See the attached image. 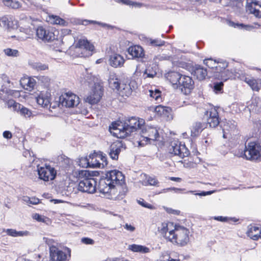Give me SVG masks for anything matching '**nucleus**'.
Returning <instances> with one entry per match:
<instances>
[{
  "instance_id": "1",
  "label": "nucleus",
  "mask_w": 261,
  "mask_h": 261,
  "mask_svg": "<svg viewBox=\"0 0 261 261\" xmlns=\"http://www.w3.org/2000/svg\"><path fill=\"white\" fill-rule=\"evenodd\" d=\"M115 137L124 138L134 132L141 129L145 124L144 119L136 117L126 118L121 114L115 116Z\"/></svg>"
},
{
  "instance_id": "2",
  "label": "nucleus",
  "mask_w": 261,
  "mask_h": 261,
  "mask_svg": "<svg viewBox=\"0 0 261 261\" xmlns=\"http://www.w3.org/2000/svg\"><path fill=\"white\" fill-rule=\"evenodd\" d=\"M240 156L250 161H261V142L255 141L246 143Z\"/></svg>"
},
{
  "instance_id": "3",
  "label": "nucleus",
  "mask_w": 261,
  "mask_h": 261,
  "mask_svg": "<svg viewBox=\"0 0 261 261\" xmlns=\"http://www.w3.org/2000/svg\"><path fill=\"white\" fill-rule=\"evenodd\" d=\"M114 176V170L107 172L105 176L99 180L98 186L99 192L104 194L105 197L110 199L112 198L111 190L114 189V179H113Z\"/></svg>"
},
{
  "instance_id": "4",
  "label": "nucleus",
  "mask_w": 261,
  "mask_h": 261,
  "mask_svg": "<svg viewBox=\"0 0 261 261\" xmlns=\"http://www.w3.org/2000/svg\"><path fill=\"white\" fill-rule=\"evenodd\" d=\"M189 230L184 226L175 225L174 229L170 230L172 235L169 241L180 246H185L189 241Z\"/></svg>"
},
{
  "instance_id": "5",
  "label": "nucleus",
  "mask_w": 261,
  "mask_h": 261,
  "mask_svg": "<svg viewBox=\"0 0 261 261\" xmlns=\"http://www.w3.org/2000/svg\"><path fill=\"white\" fill-rule=\"evenodd\" d=\"M115 89L117 90V94L115 96L121 102H123L125 99V97H128L132 93V90L128 81L126 82L118 81L115 79Z\"/></svg>"
},
{
  "instance_id": "6",
  "label": "nucleus",
  "mask_w": 261,
  "mask_h": 261,
  "mask_svg": "<svg viewBox=\"0 0 261 261\" xmlns=\"http://www.w3.org/2000/svg\"><path fill=\"white\" fill-rule=\"evenodd\" d=\"M139 131L141 138H142V139L139 142V145L140 146L144 145V144L142 143L143 141H145L146 142L150 140L155 141L159 137V132L155 127L143 125Z\"/></svg>"
},
{
  "instance_id": "7",
  "label": "nucleus",
  "mask_w": 261,
  "mask_h": 261,
  "mask_svg": "<svg viewBox=\"0 0 261 261\" xmlns=\"http://www.w3.org/2000/svg\"><path fill=\"white\" fill-rule=\"evenodd\" d=\"M178 89L185 95L190 94L194 88V82L189 76L182 74L177 84Z\"/></svg>"
},
{
  "instance_id": "8",
  "label": "nucleus",
  "mask_w": 261,
  "mask_h": 261,
  "mask_svg": "<svg viewBox=\"0 0 261 261\" xmlns=\"http://www.w3.org/2000/svg\"><path fill=\"white\" fill-rule=\"evenodd\" d=\"M115 190L119 191L118 198H122L127 192L124 175L122 172L115 169Z\"/></svg>"
},
{
  "instance_id": "9",
  "label": "nucleus",
  "mask_w": 261,
  "mask_h": 261,
  "mask_svg": "<svg viewBox=\"0 0 261 261\" xmlns=\"http://www.w3.org/2000/svg\"><path fill=\"white\" fill-rule=\"evenodd\" d=\"M97 181L94 178H85L79 181L77 189L82 192L94 193L96 191Z\"/></svg>"
},
{
  "instance_id": "10",
  "label": "nucleus",
  "mask_w": 261,
  "mask_h": 261,
  "mask_svg": "<svg viewBox=\"0 0 261 261\" xmlns=\"http://www.w3.org/2000/svg\"><path fill=\"white\" fill-rule=\"evenodd\" d=\"M169 150L170 153L174 155H178L181 158L188 156L190 154V151L185 144H182L178 141H174L171 143Z\"/></svg>"
},
{
  "instance_id": "11",
  "label": "nucleus",
  "mask_w": 261,
  "mask_h": 261,
  "mask_svg": "<svg viewBox=\"0 0 261 261\" xmlns=\"http://www.w3.org/2000/svg\"><path fill=\"white\" fill-rule=\"evenodd\" d=\"M39 178L45 181L52 180L55 178L57 175L56 170L50 165H45V167H37Z\"/></svg>"
},
{
  "instance_id": "12",
  "label": "nucleus",
  "mask_w": 261,
  "mask_h": 261,
  "mask_svg": "<svg viewBox=\"0 0 261 261\" xmlns=\"http://www.w3.org/2000/svg\"><path fill=\"white\" fill-rule=\"evenodd\" d=\"M102 87L99 84H95L91 91L85 98V101L91 105L98 103L102 96Z\"/></svg>"
},
{
  "instance_id": "13",
  "label": "nucleus",
  "mask_w": 261,
  "mask_h": 261,
  "mask_svg": "<svg viewBox=\"0 0 261 261\" xmlns=\"http://www.w3.org/2000/svg\"><path fill=\"white\" fill-rule=\"evenodd\" d=\"M59 102L66 108L74 107L79 105V97L73 93L68 92L60 96Z\"/></svg>"
},
{
  "instance_id": "14",
  "label": "nucleus",
  "mask_w": 261,
  "mask_h": 261,
  "mask_svg": "<svg viewBox=\"0 0 261 261\" xmlns=\"http://www.w3.org/2000/svg\"><path fill=\"white\" fill-rule=\"evenodd\" d=\"M77 46V52L80 57L86 58L91 56L94 49V46L85 40H80Z\"/></svg>"
},
{
  "instance_id": "15",
  "label": "nucleus",
  "mask_w": 261,
  "mask_h": 261,
  "mask_svg": "<svg viewBox=\"0 0 261 261\" xmlns=\"http://www.w3.org/2000/svg\"><path fill=\"white\" fill-rule=\"evenodd\" d=\"M36 36L44 42H51L56 39L54 33L48 28L39 27L36 29Z\"/></svg>"
},
{
  "instance_id": "16",
  "label": "nucleus",
  "mask_w": 261,
  "mask_h": 261,
  "mask_svg": "<svg viewBox=\"0 0 261 261\" xmlns=\"http://www.w3.org/2000/svg\"><path fill=\"white\" fill-rule=\"evenodd\" d=\"M49 252L51 261H65L67 257L65 252L54 246L50 247Z\"/></svg>"
},
{
  "instance_id": "17",
  "label": "nucleus",
  "mask_w": 261,
  "mask_h": 261,
  "mask_svg": "<svg viewBox=\"0 0 261 261\" xmlns=\"http://www.w3.org/2000/svg\"><path fill=\"white\" fill-rule=\"evenodd\" d=\"M246 10L249 13L254 14L256 17H261V5H259L258 2H252L250 3L247 2Z\"/></svg>"
},
{
  "instance_id": "18",
  "label": "nucleus",
  "mask_w": 261,
  "mask_h": 261,
  "mask_svg": "<svg viewBox=\"0 0 261 261\" xmlns=\"http://www.w3.org/2000/svg\"><path fill=\"white\" fill-rule=\"evenodd\" d=\"M128 55L131 56V59H136L138 60L144 56V50L139 45H134L129 47L127 50Z\"/></svg>"
},
{
  "instance_id": "19",
  "label": "nucleus",
  "mask_w": 261,
  "mask_h": 261,
  "mask_svg": "<svg viewBox=\"0 0 261 261\" xmlns=\"http://www.w3.org/2000/svg\"><path fill=\"white\" fill-rule=\"evenodd\" d=\"M155 110L156 113L158 115L166 118L168 120L172 118V109L171 108L159 105L156 106Z\"/></svg>"
},
{
  "instance_id": "20",
  "label": "nucleus",
  "mask_w": 261,
  "mask_h": 261,
  "mask_svg": "<svg viewBox=\"0 0 261 261\" xmlns=\"http://www.w3.org/2000/svg\"><path fill=\"white\" fill-rule=\"evenodd\" d=\"M220 123L218 113L214 109L210 112V117L207 119V124L210 127L215 128Z\"/></svg>"
},
{
  "instance_id": "21",
  "label": "nucleus",
  "mask_w": 261,
  "mask_h": 261,
  "mask_svg": "<svg viewBox=\"0 0 261 261\" xmlns=\"http://www.w3.org/2000/svg\"><path fill=\"white\" fill-rule=\"evenodd\" d=\"M181 75L182 74L178 72L170 71L166 75V77L172 84L173 88L175 89L176 87H177V85Z\"/></svg>"
},
{
  "instance_id": "22",
  "label": "nucleus",
  "mask_w": 261,
  "mask_h": 261,
  "mask_svg": "<svg viewBox=\"0 0 261 261\" xmlns=\"http://www.w3.org/2000/svg\"><path fill=\"white\" fill-rule=\"evenodd\" d=\"M0 25L8 29H15L17 27V21L13 20L11 17L3 16L0 19Z\"/></svg>"
},
{
  "instance_id": "23",
  "label": "nucleus",
  "mask_w": 261,
  "mask_h": 261,
  "mask_svg": "<svg viewBox=\"0 0 261 261\" xmlns=\"http://www.w3.org/2000/svg\"><path fill=\"white\" fill-rule=\"evenodd\" d=\"M193 72L194 76L199 81L204 80L207 75L206 69L199 65H195Z\"/></svg>"
},
{
  "instance_id": "24",
  "label": "nucleus",
  "mask_w": 261,
  "mask_h": 261,
  "mask_svg": "<svg viewBox=\"0 0 261 261\" xmlns=\"http://www.w3.org/2000/svg\"><path fill=\"white\" fill-rule=\"evenodd\" d=\"M244 81L248 84L253 91H258L261 88V79H254L245 77Z\"/></svg>"
},
{
  "instance_id": "25",
  "label": "nucleus",
  "mask_w": 261,
  "mask_h": 261,
  "mask_svg": "<svg viewBox=\"0 0 261 261\" xmlns=\"http://www.w3.org/2000/svg\"><path fill=\"white\" fill-rule=\"evenodd\" d=\"M173 225V223L171 222H169L168 223H163L162 224V227H161L159 231L163 235V236L168 241H169L170 239H171V237L172 235L170 234V230L171 229H170V227H172Z\"/></svg>"
},
{
  "instance_id": "26",
  "label": "nucleus",
  "mask_w": 261,
  "mask_h": 261,
  "mask_svg": "<svg viewBox=\"0 0 261 261\" xmlns=\"http://www.w3.org/2000/svg\"><path fill=\"white\" fill-rule=\"evenodd\" d=\"M3 232H6L8 236L12 237L28 236L30 234L28 231H17L14 229H3Z\"/></svg>"
},
{
  "instance_id": "27",
  "label": "nucleus",
  "mask_w": 261,
  "mask_h": 261,
  "mask_svg": "<svg viewBox=\"0 0 261 261\" xmlns=\"http://www.w3.org/2000/svg\"><path fill=\"white\" fill-rule=\"evenodd\" d=\"M204 128V124L199 122L194 123L191 128V136L193 137L198 136Z\"/></svg>"
},
{
  "instance_id": "28",
  "label": "nucleus",
  "mask_w": 261,
  "mask_h": 261,
  "mask_svg": "<svg viewBox=\"0 0 261 261\" xmlns=\"http://www.w3.org/2000/svg\"><path fill=\"white\" fill-rule=\"evenodd\" d=\"M88 159H90V168H101V165L98 158L97 152L94 151L93 153H90Z\"/></svg>"
},
{
  "instance_id": "29",
  "label": "nucleus",
  "mask_w": 261,
  "mask_h": 261,
  "mask_svg": "<svg viewBox=\"0 0 261 261\" xmlns=\"http://www.w3.org/2000/svg\"><path fill=\"white\" fill-rule=\"evenodd\" d=\"M216 76L223 81H226L227 80L233 77H239V75L234 74L232 71H230L228 69L222 72V73H221V75H216Z\"/></svg>"
},
{
  "instance_id": "30",
  "label": "nucleus",
  "mask_w": 261,
  "mask_h": 261,
  "mask_svg": "<svg viewBox=\"0 0 261 261\" xmlns=\"http://www.w3.org/2000/svg\"><path fill=\"white\" fill-rule=\"evenodd\" d=\"M128 249L135 252H140L142 253H147L149 251V249L142 245L132 244L128 246Z\"/></svg>"
},
{
  "instance_id": "31",
  "label": "nucleus",
  "mask_w": 261,
  "mask_h": 261,
  "mask_svg": "<svg viewBox=\"0 0 261 261\" xmlns=\"http://www.w3.org/2000/svg\"><path fill=\"white\" fill-rule=\"evenodd\" d=\"M228 66V63L223 59H219L216 60V66L215 69L217 72L221 73L224 70H226V68Z\"/></svg>"
},
{
  "instance_id": "32",
  "label": "nucleus",
  "mask_w": 261,
  "mask_h": 261,
  "mask_svg": "<svg viewBox=\"0 0 261 261\" xmlns=\"http://www.w3.org/2000/svg\"><path fill=\"white\" fill-rule=\"evenodd\" d=\"M0 98L4 100L6 107L8 108H12L14 111L18 112V109L20 108V103L16 102L12 99L7 100L3 96H0Z\"/></svg>"
},
{
  "instance_id": "33",
  "label": "nucleus",
  "mask_w": 261,
  "mask_h": 261,
  "mask_svg": "<svg viewBox=\"0 0 261 261\" xmlns=\"http://www.w3.org/2000/svg\"><path fill=\"white\" fill-rule=\"evenodd\" d=\"M158 67L155 64L148 66L144 72V74H146V77L152 78L157 74Z\"/></svg>"
},
{
  "instance_id": "34",
  "label": "nucleus",
  "mask_w": 261,
  "mask_h": 261,
  "mask_svg": "<svg viewBox=\"0 0 261 261\" xmlns=\"http://www.w3.org/2000/svg\"><path fill=\"white\" fill-rule=\"evenodd\" d=\"M85 23H84L85 25L88 24V23H93V24H97L99 25H100L101 27L107 29V30H113L114 28V27L112 25H110L109 24H107L106 23H103L97 21H94V20H85L84 21Z\"/></svg>"
},
{
  "instance_id": "35",
  "label": "nucleus",
  "mask_w": 261,
  "mask_h": 261,
  "mask_svg": "<svg viewBox=\"0 0 261 261\" xmlns=\"http://www.w3.org/2000/svg\"><path fill=\"white\" fill-rule=\"evenodd\" d=\"M125 147L124 145L122 143V141L120 140H115V156H117V158H115V160L118 159V155L119 154L121 150H124Z\"/></svg>"
},
{
  "instance_id": "36",
  "label": "nucleus",
  "mask_w": 261,
  "mask_h": 261,
  "mask_svg": "<svg viewBox=\"0 0 261 261\" xmlns=\"http://www.w3.org/2000/svg\"><path fill=\"white\" fill-rule=\"evenodd\" d=\"M51 19L53 23L56 24H59L62 26H65L67 24V22H66L64 19L60 18L58 16H51Z\"/></svg>"
},
{
  "instance_id": "37",
  "label": "nucleus",
  "mask_w": 261,
  "mask_h": 261,
  "mask_svg": "<svg viewBox=\"0 0 261 261\" xmlns=\"http://www.w3.org/2000/svg\"><path fill=\"white\" fill-rule=\"evenodd\" d=\"M89 155L85 157H81L79 159V165L84 168H90V159Z\"/></svg>"
},
{
  "instance_id": "38",
  "label": "nucleus",
  "mask_w": 261,
  "mask_h": 261,
  "mask_svg": "<svg viewBox=\"0 0 261 261\" xmlns=\"http://www.w3.org/2000/svg\"><path fill=\"white\" fill-rule=\"evenodd\" d=\"M148 43L152 46H162L165 44V42L161 39H149L148 40Z\"/></svg>"
},
{
  "instance_id": "39",
  "label": "nucleus",
  "mask_w": 261,
  "mask_h": 261,
  "mask_svg": "<svg viewBox=\"0 0 261 261\" xmlns=\"http://www.w3.org/2000/svg\"><path fill=\"white\" fill-rule=\"evenodd\" d=\"M98 158L99 160L101 161L100 162V164L101 165V168H104L105 166H107L108 164V162L107 160V157L105 154H103V153L101 151L97 152Z\"/></svg>"
},
{
  "instance_id": "40",
  "label": "nucleus",
  "mask_w": 261,
  "mask_h": 261,
  "mask_svg": "<svg viewBox=\"0 0 261 261\" xmlns=\"http://www.w3.org/2000/svg\"><path fill=\"white\" fill-rule=\"evenodd\" d=\"M21 115L25 117H30L31 116L32 112L28 108H25L23 106L20 104V108L18 109Z\"/></svg>"
},
{
  "instance_id": "41",
  "label": "nucleus",
  "mask_w": 261,
  "mask_h": 261,
  "mask_svg": "<svg viewBox=\"0 0 261 261\" xmlns=\"http://www.w3.org/2000/svg\"><path fill=\"white\" fill-rule=\"evenodd\" d=\"M5 5L11 7L13 9H17L20 7V4L18 1L13 0H6L5 1Z\"/></svg>"
},
{
  "instance_id": "42",
  "label": "nucleus",
  "mask_w": 261,
  "mask_h": 261,
  "mask_svg": "<svg viewBox=\"0 0 261 261\" xmlns=\"http://www.w3.org/2000/svg\"><path fill=\"white\" fill-rule=\"evenodd\" d=\"M118 2H121L126 5L132 6L135 7H141L143 5L142 3L133 2L130 0H118Z\"/></svg>"
},
{
  "instance_id": "43",
  "label": "nucleus",
  "mask_w": 261,
  "mask_h": 261,
  "mask_svg": "<svg viewBox=\"0 0 261 261\" xmlns=\"http://www.w3.org/2000/svg\"><path fill=\"white\" fill-rule=\"evenodd\" d=\"M115 68L117 67H121L124 63V58L120 55L115 54Z\"/></svg>"
},
{
  "instance_id": "44",
  "label": "nucleus",
  "mask_w": 261,
  "mask_h": 261,
  "mask_svg": "<svg viewBox=\"0 0 261 261\" xmlns=\"http://www.w3.org/2000/svg\"><path fill=\"white\" fill-rule=\"evenodd\" d=\"M149 93L150 96L156 101L161 98V91L159 90L155 89L154 91L150 90Z\"/></svg>"
},
{
  "instance_id": "45",
  "label": "nucleus",
  "mask_w": 261,
  "mask_h": 261,
  "mask_svg": "<svg viewBox=\"0 0 261 261\" xmlns=\"http://www.w3.org/2000/svg\"><path fill=\"white\" fill-rule=\"evenodd\" d=\"M5 54L9 57H17L18 56V51L17 49L11 48H6L4 50Z\"/></svg>"
},
{
  "instance_id": "46",
  "label": "nucleus",
  "mask_w": 261,
  "mask_h": 261,
  "mask_svg": "<svg viewBox=\"0 0 261 261\" xmlns=\"http://www.w3.org/2000/svg\"><path fill=\"white\" fill-rule=\"evenodd\" d=\"M223 82L214 83L213 87L214 91L217 93L221 92L223 90Z\"/></svg>"
},
{
  "instance_id": "47",
  "label": "nucleus",
  "mask_w": 261,
  "mask_h": 261,
  "mask_svg": "<svg viewBox=\"0 0 261 261\" xmlns=\"http://www.w3.org/2000/svg\"><path fill=\"white\" fill-rule=\"evenodd\" d=\"M137 202L138 203V204H139L143 207L148 208L150 210L154 209V206H153L152 205H151L149 203L146 202L143 199L141 198L139 200H138Z\"/></svg>"
},
{
  "instance_id": "48",
  "label": "nucleus",
  "mask_w": 261,
  "mask_h": 261,
  "mask_svg": "<svg viewBox=\"0 0 261 261\" xmlns=\"http://www.w3.org/2000/svg\"><path fill=\"white\" fill-rule=\"evenodd\" d=\"M216 60H213L212 59H208L204 60V63L209 68L214 69L216 66Z\"/></svg>"
},
{
  "instance_id": "49",
  "label": "nucleus",
  "mask_w": 261,
  "mask_h": 261,
  "mask_svg": "<svg viewBox=\"0 0 261 261\" xmlns=\"http://www.w3.org/2000/svg\"><path fill=\"white\" fill-rule=\"evenodd\" d=\"M34 68L38 71H39V70L41 71V70H46V69H47L48 67L45 64L39 63H36L34 65Z\"/></svg>"
},
{
  "instance_id": "50",
  "label": "nucleus",
  "mask_w": 261,
  "mask_h": 261,
  "mask_svg": "<svg viewBox=\"0 0 261 261\" xmlns=\"http://www.w3.org/2000/svg\"><path fill=\"white\" fill-rule=\"evenodd\" d=\"M229 24L230 25L233 27L234 28L239 27V28H241V29H245L246 30L247 29V28L250 27L249 26L244 25L243 23H240H240H235L233 22H231V21L229 22Z\"/></svg>"
},
{
  "instance_id": "51",
  "label": "nucleus",
  "mask_w": 261,
  "mask_h": 261,
  "mask_svg": "<svg viewBox=\"0 0 261 261\" xmlns=\"http://www.w3.org/2000/svg\"><path fill=\"white\" fill-rule=\"evenodd\" d=\"M89 175V173L86 170H80L78 172V177L79 178L84 179L85 178H87L88 175Z\"/></svg>"
},
{
  "instance_id": "52",
  "label": "nucleus",
  "mask_w": 261,
  "mask_h": 261,
  "mask_svg": "<svg viewBox=\"0 0 261 261\" xmlns=\"http://www.w3.org/2000/svg\"><path fill=\"white\" fill-rule=\"evenodd\" d=\"M81 241L86 245H93L94 243V240L89 238H83Z\"/></svg>"
},
{
  "instance_id": "53",
  "label": "nucleus",
  "mask_w": 261,
  "mask_h": 261,
  "mask_svg": "<svg viewBox=\"0 0 261 261\" xmlns=\"http://www.w3.org/2000/svg\"><path fill=\"white\" fill-rule=\"evenodd\" d=\"M147 182L148 184L151 186H156V185L159 183L157 179L152 177H149L147 178Z\"/></svg>"
},
{
  "instance_id": "54",
  "label": "nucleus",
  "mask_w": 261,
  "mask_h": 261,
  "mask_svg": "<svg viewBox=\"0 0 261 261\" xmlns=\"http://www.w3.org/2000/svg\"><path fill=\"white\" fill-rule=\"evenodd\" d=\"M42 107L44 108H49V109H50L51 106L50 105L49 98L48 97H45L44 100L43 101V103Z\"/></svg>"
},
{
  "instance_id": "55",
  "label": "nucleus",
  "mask_w": 261,
  "mask_h": 261,
  "mask_svg": "<svg viewBox=\"0 0 261 261\" xmlns=\"http://www.w3.org/2000/svg\"><path fill=\"white\" fill-rule=\"evenodd\" d=\"M260 229L259 227L256 226H252L251 227L249 230L248 231V234L249 237V233L253 234V233H258L259 232Z\"/></svg>"
},
{
  "instance_id": "56",
  "label": "nucleus",
  "mask_w": 261,
  "mask_h": 261,
  "mask_svg": "<svg viewBox=\"0 0 261 261\" xmlns=\"http://www.w3.org/2000/svg\"><path fill=\"white\" fill-rule=\"evenodd\" d=\"M108 82L109 87L112 88V89H114V75H110L109 78L108 79Z\"/></svg>"
},
{
  "instance_id": "57",
  "label": "nucleus",
  "mask_w": 261,
  "mask_h": 261,
  "mask_svg": "<svg viewBox=\"0 0 261 261\" xmlns=\"http://www.w3.org/2000/svg\"><path fill=\"white\" fill-rule=\"evenodd\" d=\"M213 193H214V191H206V192L202 191L200 193H195L194 194L196 195L200 196H205L206 195H211Z\"/></svg>"
},
{
  "instance_id": "58",
  "label": "nucleus",
  "mask_w": 261,
  "mask_h": 261,
  "mask_svg": "<svg viewBox=\"0 0 261 261\" xmlns=\"http://www.w3.org/2000/svg\"><path fill=\"white\" fill-rule=\"evenodd\" d=\"M249 237L254 240H257L259 238H261V229L258 233L255 234L249 233Z\"/></svg>"
},
{
  "instance_id": "59",
  "label": "nucleus",
  "mask_w": 261,
  "mask_h": 261,
  "mask_svg": "<svg viewBox=\"0 0 261 261\" xmlns=\"http://www.w3.org/2000/svg\"><path fill=\"white\" fill-rule=\"evenodd\" d=\"M35 85V82L34 80L31 79H27V86L29 88H34Z\"/></svg>"
},
{
  "instance_id": "60",
  "label": "nucleus",
  "mask_w": 261,
  "mask_h": 261,
  "mask_svg": "<svg viewBox=\"0 0 261 261\" xmlns=\"http://www.w3.org/2000/svg\"><path fill=\"white\" fill-rule=\"evenodd\" d=\"M3 136L5 139H10L12 137V134L9 130H5L3 133Z\"/></svg>"
},
{
  "instance_id": "61",
  "label": "nucleus",
  "mask_w": 261,
  "mask_h": 261,
  "mask_svg": "<svg viewBox=\"0 0 261 261\" xmlns=\"http://www.w3.org/2000/svg\"><path fill=\"white\" fill-rule=\"evenodd\" d=\"M214 220L221 221V222H226L229 219L227 217L223 216H215L214 217Z\"/></svg>"
},
{
  "instance_id": "62",
  "label": "nucleus",
  "mask_w": 261,
  "mask_h": 261,
  "mask_svg": "<svg viewBox=\"0 0 261 261\" xmlns=\"http://www.w3.org/2000/svg\"><path fill=\"white\" fill-rule=\"evenodd\" d=\"M33 218L34 219L36 220L38 222H43L45 221V220H44L45 218H44L41 215L38 214H36L34 216Z\"/></svg>"
},
{
  "instance_id": "63",
  "label": "nucleus",
  "mask_w": 261,
  "mask_h": 261,
  "mask_svg": "<svg viewBox=\"0 0 261 261\" xmlns=\"http://www.w3.org/2000/svg\"><path fill=\"white\" fill-rule=\"evenodd\" d=\"M44 98H45V97L43 96V95H39L36 98V101H37V103L42 106L43 103Z\"/></svg>"
},
{
  "instance_id": "64",
  "label": "nucleus",
  "mask_w": 261,
  "mask_h": 261,
  "mask_svg": "<svg viewBox=\"0 0 261 261\" xmlns=\"http://www.w3.org/2000/svg\"><path fill=\"white\" fill-rule=\"evenodd\" d=\"M124 227L125 229H126L127 230L129 231L130 232H133L135 230V227L130 224H128L127 223H126L125 225L124 226Z\"/></svg>"
}]
</instances>
